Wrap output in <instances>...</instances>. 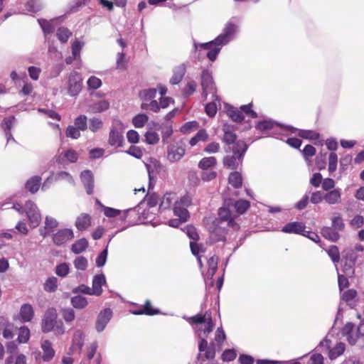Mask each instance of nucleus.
I'll list each match as a JSON object with an SVG mask.
<instances>
[{
    "label": "nucleus",
    "instance_id": "41",
    "mask_svg": "<svg viewBox=\"0 0 364 364\" xmlns=\"http://www.w3.org/2000/svg\"><path fill=\"white\" fill-rule=\"evenodd\" d=\"M175 198H176V195L173 193L165 194L164 196V197L162 198L161 202L159 205V208L161 210H166V209L168 208L171 206L173 200H175Z\"/></svg>",
    "mask_w": 364,
    "mask_h": 364
},
{
    "label": "nucleus",
    "instance_id": "10",
    "mask_svg": "<svg viewBox=\"0 0 364 364\" xmlns=\"http://www.w3.org/2000/svg\"><path fill=\"white\" fill-rule=\"evenodd\" d=\"M330 341L325 338L320 342L319 346H326V350L328 351V357L331 360H334L341 355H342L346 349V346L343 343H338L332 349H330Z\"/></svg>",
    "mask_w": 364,
    "mask_h": 364
},
{
    "label": "nucleus",
    "instance_id": "34",
    "mask_svg": "<svg viewBox=\"0 0 364 364\" xmlns=\"http://www.w3.org/2000/svg\"><path fill=\"white\" fill-rule=\"evenodd\" d=\"M205 351L204 355L199 353L197 356V359L201 362H204L205 360H213L215 357V350L214 344L211 343L208 348Z\"/></svg>",
    "mask_w": 364,
    "mask_h": 364
},
{
    "label": "nucleus",
    "instance_id": "62",
    "mask_svg": "<svg viewBox=\"0 0 364 364\" xmlns=\"http://www.w3.org/2000/svg\"><path fill=\"white\" fill-rule=\"evenodd\" d=\"M185 232L188 237L192 240L197 241L199 239V235L196 231V229L194 226L188 225L185 228Z\"/></svg>",
    "mask_w": 364,
    "mask_h": 364
},
{
    "label": "nucleus",
    "instance_id": "22",
    "mask_svg": "<svg viewBox=\"0 0 364 364\" xmlns=\"http://www.w3.org/2000/svg\"><path fill=\"white\" fill-rule=\"evenodd\" d=\"M34 316L33 309L29 304H24L20 309V318L22 322H29Z\"/></svg>",
    "mask_w": 364,
    "mask_h": 364
},
{
    "label": "nucleus",
    "instance_id": "12",
    "mask_svg": "<svg viewBox=\"0 0 364 364\" xmlns=\"http://www.w3.org/2000/svg\"><path fill=\"white\" fill-rule=\"evenodd\" d=\"M112 316V312L109 309H105L99 314L95 324L97 332H102L105 328Z\"/></svg>",
    "mask_w": 364,
    "mask_h": 364
},
{
    "label": "nucleus",
    "instance_id": "4",
    "mask_svg": "<svg viewBox=\"0 0 364 364\" xmlns=\"http://www.w3.org/2000/svg\"><path fill=\"white\" fill-rule=\"evenodd\" d=\"M237 215L232 212L231 206L222 207L218 210V218L214 221L215 226H224L225 223L227 227L238 228L237 224L235 222Z\"/></svg>",
    "mask_w": 364,
    "mask_h": 364
},
{
    "label": "nucleus",
    "instance_id": "16",
    "mask_svg": "<svg viewBox=\"0 0 364 364\" xmlns=\"http://www.w3.org/2000/svg\"><path fill=\"white\" fill-rule=\"evenodd\" d=\"M201 86L203 87V91H212L216 89L212 74L208 70H204L202 72Z\"/></svg>",
    "mask_w": 364,
    "mask_h": 364
},
{
    "label": "nucleus",
    "instance_id": "1",
    "mask_svg": "<svg viewBox=\"0 0 364 364\" xmlns=\"http://www.w3.org/2000/svg\"><path fill=\"white\" fill-rule=\"evenodd\" d=\"M237 31V26L231 22L225 24L223 32L214 40L208 43H198L194 42V50L201 52L206 50V56L211 62L216 60L222 48L228 44L235 36Z\"/></svg>",
    "mask_w": 364,
    "mask_h": 364
},
{
    "label": "nucleus",
    "instance_id": "24",
    "mask_svg": "<svg viewBox=\"0 0 364 364\" xmlns=\"http://www.w3.org/2000/svg\"><path fill=\"white\" fill-rule=\"evenodd\" d=\"M123 141V136L116 128H112L109 132V144L112 146H121Z\"/></svg>",
    "mask_w": 364,
    "mask_h": 364
},
{
    "label": "nucleus",
    "instance_id": "32",
    "mask_svg": "<svg viewBox=\"0 0 364 364\" xmlns=\"http://www.w3.org/2000/svg\"><path fill=\"white\" fill-rule=\"evenodd\" d=\"M87 240L85 238H81L72 245L71 250L75 254H80L87 249Z\"/></svg>",
    "mask_w": 364,
    "mask_h": 364
},
{
    "label": "nucleus",
    "instance_id": "52",
    "mask_svg": "<svg viewBox=\"0 0 364 364\" xmlns=\"http://www.w3.org/2000/svg\"><path fill=\"white\" fill-rule=\"evenodd\" d=\"M218 261L217 257L213 256L208 260V274L210 276H213L218 269Z\"/></svg>",
    "mask_w": 364,
    "mask_h": 364
},
{
    "label": "nucleus",
    "instance_id": "15",
    "mask_svg": "<svg viewBox=\"0 0 364 364\" xmlns=\"http://www.w3.org/2000/svg\"><path fill=\"white\" fill-rule=\"evenodd\" d=\"M82 79L81 75L77 72H72L68 78V91H80Z\"/></svg>",
    "mask_w": 364,
    "mask_h": 364
},
{
    "label": "nucleus",
    "instance_id": "60",
    "mask_svg": "<svg viewBox=\"0 0 364 364\" xmlns=\"http://www.w3.org/2000/svg\"><path fill=\"white\" fill-rule=\"evenodd\" d=\"M332 228L336 229L338 232L341 231L344 229L345 224L341 216L333 217L332 219Z\"/></svg>",
    "mask_w": 364,
    "mask_h": 364
},
{
    "label": "nucleus",
    "instance_id": "42",
    "mask_svg": "<svg viewBox=\"0 0 364 364\" xmlns=\"http://www.w3.org/2000/svg\"><path fill=\"white\" fill-rule=\"evenodd\" d=\"M148 120L149 117L146 114H139L133 118L132 123L136 128H141L146 124Z\"/></svg>",
    "mask_w": 364,
    "mask_h": 364
},
{
    "label": "nucleus",
    "instance_id": "48",
    "mask_svg": "<svg viewBox=\"0 0 364 364\" xmlns=\"http://www.w3.org/2000/svg\"><path fill=\"white\" fill-rule=\"evenodd\" d=\"M328 256L331 257L333 263L336 264L340 260V253L338 248L336 245H331L327 250Z\"/></svg>",
    "mask_w": 364,
    "mask_h": 364
},
{
    "label": "nucleus",
    "instance_id": "38",
    "mask_svg": "<svg viewBox=\"0 0 364 364\" xmlns=\"http://www.w3.org/2000/svg\"><path fill=\"white\" fill-rule=\"evenodd\" d=\"M88 301L87 299L82 296H75L71 298V304L75 309H84L87 306Z\"/></svg>",
    "mask_w": 364,
    "mask_h": 364
},
{
    "label": "nucleus",
    "instance_id": "13",
    "mask_svg": "<svg viewBox=\"0 0 364 364\" xmlns=\"http://www.w3.org/2000/svg\"><path fill=\"white\" fill-rule=\"evenodd\" d=\"M187 69L186 63H181L173 68V75L169 80L171 85H178L183 78Z\"/></svg>",
    "mask_w": 364,
    "mask_h": 364
},
{
    "label": "nucleus",
    "instance_id": "29",
    "mask_svg": "<svg viewBox=\"0 0 364 364\" xmlns=\"http://www.w3.org/2000/svg\"><path fill=\"white\" fill-rule=\"evenodd\" d=\"M38 21L45 36L52 33L54 31L56 20L53 19L51 21H47L45 19H38Z\"/></svg>",
    "mask_w": 364,
    "mask_h": 364
},
{
    "label": "nucleus",
    "instance_id": "46",
    "mask_svg": "<svg viewBox=\"0 0 364 364\" xmlns=\"http://www.w3.org/2000/svg\"><path fill=\"white\" fill-rule=\"evenodd\" d=\"M228 115L234 122H240L244 120V115L242 111L233 107L228 110Z\"/></svg>",
    "mask_w": 364,
    "mask_h": 364
},
{
    "label": "nucleus",
    "instance_id": "51",
    "mask_svg": "<svg viewBox=\"0 0 364 364\" xmlns=\"http://www.w3.org/2000/svg\"><path fill=\"white\" fill-rule=\"evenodd\" d=\"M199 124L196 121H191L184 124L180 129L181 132L183 134L190 133L193 130L197 129Z\"/></svg>",
    "mask_w": 364,
    "mask_h": 364
},
{
    "label": "nucleus",
    "instance_id": "53",
    "mask_svg": "<svg viewBox=\"0 0 364 364\" xmlns=\"http://www.w3.org/2000/svg\"><path fill=\"white\" fill-rule=\"evenodd\" d=\"M55 181H62L65 180L68 181L70 184L74 183V180L72 176L66 171H60L57 173V174L54 176Z\"/></svg>",
    "mask_w": 364,
    "mask_h": 364
},
{
    "label": "nucleus",
    "instance_id": "56",
    "mask_svg": "<svg viewBox=\"0 0 364 364\" xmlns=\"http://www.w3.org/2000/svg\"><path fill=\"white\" fill-rule=\"evenodd\" d=\"M84 46L83 42H80L79 41H75L72 43V55H73V58H80V51Z\"/></svg>",
    "mask_w": 364,
    "mask_h": 364
},
{
    "label": "nucleus",
    "instance_id": "5",
    "mask_svg": "<svg viewBox=\"0 0 364 364\" xmlns=\"http://www.w3.org/2000/svg\"><path fill=\"white\" fill-rule=\"evenodd\" d=\"M355 331V325L353 323H347L342 328L343 336L346 337V340L351 346L355 345L358 340L364 336V321H361L358 327H356L355 334L352 335L351 333Z\"/></svg>",
    "mask_w": 364,
    "mask_h": 364
},
{
    "label": "nucleus",
    "instance_id": "21",
    "mask_svg": "<svg viewBox=\"0 0 364 364\" xmlns=\"http://www.w3.org/2000/svg\"><path fill=\"white\" fill-rule=\"evenodd\" d=\"M106 279L104 274H97L92 279V293L95 296H100L102 293V286L105 284Z\"/></svg>",
    "mask_w": 364,
    "mask_h": 364
},
{
    "label": "nucleus",
    "instance_id": "55",
    "mask_svg": "<svg viewBox=\"0 0 364 364\" xmlns=\"http://www.w3.org/2000/svg\"><path fill=\"white\" fill-rule=\"evenodd\" d=\"M74 265L78 270H85L87 267V259L82 256L77 257L74 260Z\"/></svg>",
    "mask_w": 364,
    "mask_h": 364
},
{
    "label": "nucleus",
    "instance_id": "17",
    "mask_svg": "<svg viewBox=\"0 0 364 364\" xmlns=\"http://www.w3.org/2000/svg\"><path fill=\"white\" fill-rule=\"evenodd\" d=\"M81 181L86 188L87 193L90 195L93 193L94 188V178L92 172L89 170H85L81 173Z\"/></svg>",
    "mask_w": 364,
    "mask_h": 364
},
{
    "label": "nucleus",
    "instance_id": "14",
    "mask_svg": "<svg viewBox=\"0 0 364 364\" xmlns=\"http://www.w3.org/2000/svg\"><path fill=\"white\" fill-rule=\"evenodd\" d=\"M306 226L301 222H291L284 225L282 231L285 233H294L306 235Z\"/></svg>",
    "mask_w": 364,
    "mask_h": 364
},
{
    "label": "nucleus",
    "instance_id": "19",
    "mask_svg": "<svg viewBox=\"0 0 364 364\" xmlns=\"http://www.w3.org/2000/svg\"><path fill=\"white\" fill-rule=\"evenodd\" d=\"M83 345L84 334L80 331H75L73 336V343L70 348V351H71L73 353L74 352H77L80 353Z\"/></svg>",
    "mask_w": 364,
    "mask_h": 364
},
{
    "label": "nucleus",
    "instance_id": "7",
    "mask_svg": "<svg viewBox=\"0 0 364 364\" xmlns=\"http://www.w3.org/2000/svg\"><path fill=\"white\" fill-rule=\"evenodd\" d=\"M26 211L30 226L33 228L38 226L41 220V215L36 205L32 201L26 202Z\"/></svg>",
    "mask_w": 364,
    "mask_h": 364
},
{
    "label": "nucleus",
    "instance_id": "45",
    "mask_svg": "<svg viewBox=\"0 0 364 364\" xmlns=\"http://www.w3.org/2000/svg\"><path fill=\"white\" fill-rule=\"evenodd\" d=\"M145 142L148 144L154 145L159 141V134L153 131H149L144 134Z\"/></svg>",
    "mask_w": 364,
    "mask_h": 364
},
{
    "label": "nucleus",
    "instance_id": "9",
    "mask_svg": "<svg viewBox=\"0 0 364 364\" xmlns=\"http://www.w3.org/2000/svg\"><path fill=\"white\" fill-rule=\"evenodd\" d=\"M52 237L53 242L55 245L61 246L74 238V232L72 229H60L53 234Z\"/></svg>",
    "mask_w": 364,
    "mask_h": 364
},
{
    "label": "nucleus",
    "instance_id": "57",
    "mask_svg": "<svg viewBox=\"0 0 364 364\" xmlns=\"http://www.w3.org/2000/svg\"><path fill=\"white\" fill-rule=\"evenodd\" d=\"M338 163L337 154L334 152H331L328 157V171L332 173L336 170Z\"/></svg>",
    "mask_w": 364,
    "mask_h": 364
},
{
    "label": "nucleus",
    "instance_id": "40",
    "mask_svg": "<svg viewBox=\"0 0 364 364\" xmlns=\"http://www.w3.org/2000/svg\"><path fill=\"white\" fill-rule=\"evenodd\" d=\"M250 203L245 200H239L231 208H234L238 215L243 214L249 208Z\"/></svg>",
    "mask_w": 364,
    "mask_h": 364
},
{
    "label": "nucleus",
    "instance_id": "11",
    "mask_svg": "<svg viewBox=\"0 0 364 364\" xmlns=\"http://www.w3.org/2000/svg\"><path fill=\"white\" fill-rule=\"evenodd\" d=\"M186 150L183 146L171 144L167 147V159L171 162L180 161L185 155Z\"/></svg>",
    "mask_w": 364,
    "mask_h": 364
},
{
    "label": "nucleus",
    "instance_id": "3",
    "mask_svg": "<svg viewBox=\"0 0 364 364\" xmlns=\"http://www.w3.org/2000/svg\"><path fill=\"white\" fill-rule=\"evenodd\" d=\"M188 321L190 323L193 324H202L205 323V328L203 330V334L204 337L201 338L199 345H198V350L200 352H203L207 348H208L209 346H208V342L206 341V338L208 337V334L213 331V323L212 321L211 315L208 312H205L203 315V314H197L194 316L190 317L188 318Z\"/></svg>",
    "mask_w": 364,
    "mask_h": 364
},
{
    "label": "nucleus",
    "instance_id": "30",
    "mask_svg": "<svg viewBox=\"0 0 364 364\" xmlns=\"http://www.w3.org/2000/svg\"><path fill=\"white\" fill-rule=\"evenodd\" d=\"M41 178L35 176L28 179L26 183V188L31 193H35L38 191L40 187Z\"/></svg>",
    "mask_w": 364,
    "mask_h": 364
},
{
    "label": "nucleus",
    "instance_id": "61",
    "mask_svg": "<svg viewBox=\"0 0 364 364\" xmlns=\"http://www.w3.org/2000/svg\"><path fill=\"white\" fill-rule=\"evenodd\" d=\"M299 136L308 139H318L319 134L311 130H300L299 132Z\"/></svg>",
    "mask_w": 364,
    "mask_h": 364
},
{
    "label": "nucleus",
    "instance_id": "2",
    "mask_svg": "<svg viewBox=\"0 0 364 364\" xmlns=\"http://www.w3.org/2000/svg\"><path fill=\"white\" fill-rule=\"evenodd\" d=\"M228 149L232 150V154H227L224 157L223 165L230 169H237L242 165L247 146L243 141H237L232 146H230Z\"/></svg>",
    "mask_w": 364,
    "mask_h": 364
},
{
    "label": "nucleus",
    "instance_id": "28",
    "mask_svg": "<svg viewBox=\"0 0 364 364\" xmlns=\"http://www.w3.org/2000/svg\"><path fill=\"white\" fill-rule=\"evenodd\" d=\"M225 226H215L210 234V239L213 242L225 240Z\"/></svg>",
    "mask_w": 364,
    "mask_h": 364
},
{
    "label": "nucleus",
    "instance_id": "39",
    "mask_svg": "<svg viewBox=\"0 0 364 364\" xmlns=\"http://www.w3.org/2000/svg\"><path fill=\"white\" fill-rule=\"evenodd\" d=\"M56 35L58 40L61 43H65L68 41L69 38L72 35V33L68 28L65 27H60L57 30Z\"/></svg>",
    "mask_w": 364,
    "mask_h": 364
},
{
    "label": "nucleus",
    "instance_id": "33",
    "mask_svg": "<svg viewBox=\"0 0 364 364\" xmlns=\"http://www.w3.org/2000/svg\"><path fill=\"white\" fill-rule=\"evenodd\" d=\"M228 183L235 188H239L242 184V178L241 174L237 172H232L228 178Z\"/></svg>",
    "mask_w": 364,
    "mask_h": 364
},
{
    "label": "nucleus",
    "instance_id": "59",
    "mask_svg": "<svg viewBox=\"0 0 364 364\" xmlns=\"http://www.w3.org/2000/svg\"><path fill=\"white\" fill-rule=\"evenodd\" d=\"M80 130L75 127V126H68L66 131L65 134L66 136L70 137L72 139H78L80 136Z\"/></svg>",
    "mask_w": 364,
    "mask_h": 364
},
{
    "label": "nucleus",
    "instance_id": "6",
    "mask_svg": "<svg viewBox=\"0 0 364 364\" xmlns=\"http://www.w3.org/2000/svg\"><path fill=\"white\" fill-rule=\"evenodd\" d=\"M191 204V198L188 196H183L174 203L173 213L183 221H187L189 213L187 208Z\"/></svg>",
    "mask_w": 364,
    "mask_h": 364
},
{
    "label": "nucleus",
    "instance_id": "27",
    "mask_svg": "<svg viewBox=\"0 0 364 364\" xmlns=\"http://www.w3.org/2000/svg\"><path fill=\"white\" fill-rule=\"evenodd\" d=\"M322 236L332 242H336L340 238L338 232L332 227H324L321 232Z\"/></svg>",
    "mask_w": 364,
    "mask_h": 364
},
{
    "label": "nucleus",
    "instance_id": "37",
    "mask_svg": "<svg viewBox=\"0 0 364 364\" xmlns=\"http://www.w3.org/2000/svg\"><path fill=\"white\" fill-rule=\"evenodd\" d=\"M217 160L214 156L203 158L198 163V167L203 170H208L216 165Z\"/></svg>",
    "mask_w": 364,
    "mask_h": 364
},
{
    "label": "nucleus",
    "instance_id": "25",
    "mask_svg": "<svg viewBox=\"0 0 364 364\" xmlns=\"http://www.w3.org/2000/svg\"><path fill=\"white\" fill-rule=\"evenodd\" d=\"M156 126L158 130H161L163 142H166L167 139H169L173 134L172 122H166L161 125L157 124Z\"/></svg>",
    "mask_w": 364,
    "mask_h": 364
},
{
    "label": "nucleus",
    "instance_id": "44",
    "mask_svg": "<svg viewBox=\"0 0 364 364\" xmlns=\"http://www.w3.org/2000/svg\"><path fill=\"white\" fill-rule=\"evenodd\" d=\"M87 118L85 115H80L75 119L74 126L80 131H85L87 129Z\"/></svg>",
    "mask_w": 364,
    "mask_h": 364
},
{
    "label": "nucleus",
    "instance_id": "64",
    "mask_svg": "<svg viewBox=\"0 0 364 364\" xmlns=\"http://www.w3.org/2000/svg\"><path fill=\"white\" fill-rule=\"evenodd\" d=\"M26 356L23 355H18L16 359L14 362V358L11 356L8 358L6 360V364H26Z\"/></svg>",
    "mask_w": 364,
    "mask_h": 364
},
{
    "label": "nucleus",
    "instance_id": "54",
    "mask_svg": "<svg viewBox=\"0 0 364 364\" xmlns=\"http://www.w3.org/2000/svg\"><path fill=\"white\" fill-rule=\"evenodd\" d=\"M57 289V279L55 277L48 278L45 284L44 289L48 292H53Z\"/></svg>",
    "mask_w": 364,
    "mask_h": 364
},
{
    "label": "nucleus",
    "instance_id": "35",
    "mask_svg": "<svg viewBox=\"0 0 364 364\" xmlns=\"http://www.w3.org/2000/svg\"><path fill=\"white\" fill-rule=\"evenodd\" d=\"M109 104L106 100H100L89 107V110L93 113L102 112L109 108Z\"/></svg>",
    "mask_w": 364,
    "mask_h": 364
},
{
    "label": "nucleus",
    "instance_id": "8",
    "mask_svg": "<svg viewBox=\"0 0 364 364\" xmlns=\"http://www.w3.org/2000/svg\"><path fill=\"white\" fill-rule=\"evenodd\" d=\"M57 320L58 316L55 309H48L46 311L41 323L42 331L44 333L52 331Z\"/></svg>",
    "mask_w": 364,
    "mask_h": 364
},
{
    "label": "nucleus",
    "instance_id": "49",
    "mask_svg": "<svg viewBox=\"0 0 364 364\" xmlns=\"http://www.w3.org/2000/svg\"><path fill=\"white\" fill-rule=\"evenodd\" d=\"M30 338V331L26 326L19 328L18 340L20 343H26Z\"/></svg>",
    "mask_w": 364,
    "mask_h": 364
},
{
    "label": "nucleus",
    "instance_id": "63",
    "mask_svg": "<svg viewBox=\"0 0 364 364\" xmlns=\"http://www.w3.org/2000/svg\"><path fill=\"white\" fill-rule=\"evenodd\" d=\"M87 83L90 89L97 90L101 86L102 81L100 78L95 76H92L88 79Z\"/></svg>",
    "mask_w": 364,
    "mask_h": 364
},
{
    "label": "nucleus",
    "instance_id": "50",
    "mask_svg": "<svg viewBox=\"0 0 364 364\" xmlns=\"http://www.w3.org/2000/svg\"><path fill=\"white\" fill-rule=\"evenodd\" d=\"M357 296V291L354 289H349L345 291L342 295L343 301L351 305Z\"/></svg>",
    "mask_w": 364,
    "mask_h": 364
},
{
    "label": "nucleus",
    "instance_id": "47",
    "mask_svg": "<svg viewBox=\"0 0 364 364\" xmlns=\"http://www.w3.org/2000/svg\"><path fill=\"white\" fill-rule=\"evenodd\" d=\"M102 121L97 117L91 118L89 121V129L92 132H97L102 127Z\"/></svg>",
    "mask_w": 364,
    "mask_h": 364
},
{
    "label": "nucleus",
    "instance_id": "23",
    "mask_svg": "<svg viewBox=\"0 0 364 364\" xmlns=\"http://www.w3.org/2000/svg\"><path fill=\"white\" fill-rule=\"evenodd\" d=\"M90 225L91 217L87 213H81L75 221V227L80 231L86 230Z\"/></svg>",
    "mask_w": 364,
    "mask_h": 364
},
{
    "label": "nucleus",
    "instance_id": "36",
    "mask_svg": "<svg viewBox=\"0 0 364 364\" xmlns=\"http://www.w3.org/2000/svg\"><path fill=\"white\" fill-rule=\"evenodd\" d=\"M208 139V134L205 129H203L199 130L197 134L192 137L190 141L189 144L193 146L197 144L199 141H205Z\"/></svg>",
    "mask_w": 364,
    "mask_h": 364
},
{
    "label": "nucleus",
    "instance_id": "58",
    "mask_svg": "<svg viewBox=\"0 0 364 364\" xmlns=\"http://www.w3.org/2000/svg\"><path fill=\"white\" fill-rule=\"evenodd\" d=\"M42 8V5L40 1L36 0H31L26 4V9L30 12H38Z\"/></svg>",
    "mask_w": 364,
    "mask_h": 364
},
{
    "label": "nucleus",
    "instance_id": "31",
    "mask_svg": "<svg viewBox=\"0 0 364 364\" xmlns=\"http://www.w3.org/2000/svg\"><path fill=\"white\" fill-rule=\"evenodd\" d=\"M224 136L223 140L225 143L232 146L237 141H236L237 136L231 130L229 126L225 125L223 127Z\"/></svg>",
    "mask_w": 364,
    "mask_h": 364
},
{
    "label": "nucleus",
    "instance_id": "43",
    "mask_svg": "<svg viewBox=\"0 0 364 364\" xmlns=\"http://www.w3.org/2000/svg\"><path fill=\"white\" fill-rule=\"evenodd\" d=\"M159 309H155L152 307L151 304V302L149 301H146L144 307H143V309L137 311V312H135L134 314H146V315H154V314H157L159 313Z\"/></svg>",
    "mask_w": 364,
    "mask_h": 364
},
{
    "label": "nucleus",
    "instance_id": "26",
    "mask_svg": "<svg viewBox=\"0 0 364 364\" xmlns=\"http://www.w3.org/2000/svg\"><path fill=\"white\" fill-rule=\"evenodd\" d=\"M279 125L271 120V119H267V120H263V121H260L259 122L255 127L257 129L262 132H269V131H272L274 129H276L277 127H278Z\"/></svg>",
    "mask_w": 364,
    "mask_h": 364
},
{
    "label": "nucleus",
    "instance_id": "20",
    "mask_svg": "<svg viewBox=\"0 0 364 364\" xmlns=\"http://www.w3.org/2000/svg\"><path fill=\"white\" fill-rule=\"evenodd\" d=\"M324 200L329 205L338 204L341 201V190L333 189L324 194Z\"/></svg>",
    "mask_w": 364,
    "mask_h": 364
},
{
    "label": "nucleus",
    "instance_id": "18",
    "mask_svg": "<svg viewBox=\"0 0 364 364\" xmlns=\"http://www.w3.org/2000/svg\"><path fill=\"white\" fill-rule=\"evenodd\" d=\"M41 347L43 350V355L41 357L43 361H50L55 356V350L52 347V343L48 340H44L42 341Z\"/></svg>",
    "mask_w": 364,
    "mask_h": 364
}]
</instances>
